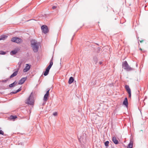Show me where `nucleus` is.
<instances>
[{
  "mask_svg": "<svg viewBox=\"0 0 148 148\" xmlns=\"http://www.w3.org/2000/svg\"><path fill=\"white\" fill-rule=\"evenodd\" d=\"M18 72V71H17L14 72L10 76V78H12L15 76H16Z\"/></svg>",
  "mask_w": 148,
  "mask_h": 148,
  "instance_id": "nucleus-14",
  "label": "nucleus"
},
{
  "mask_svg": "<svg viewBox=\"0 0 148 148\" xmlns=\"http://www.w3.org/2000/svg\"><path fill=\"white\" fill-rule=\"evenodd\" d=\"M17 52L16 50H14L12 51L11 52V55H14L16 54Z\"/></svg>",
  "mask_w": 148,
  "mask_h": 148,
  "instance_id": "nucleus-20",
  "label": "nucleus"
},
{
  "mask_svg": "<svg viewBox=\"0 0 148 148\" xmlns=\"http://www.w3.org/2000/svg\"><path fill=\"white\" fill-rule=\"evenodd\" d=\"M56 8H57V6H55V5H54L52 7V8L54 10V9H55Z\"/></svg>",
  "mask_w": 148,
  "mask_h": 148,
  "instance_id": "nucleus-25",
  "label": "nucleus"
},
{
  "mask_svg": "<svg viewBox=\"0 0 148 148\" xmlns=\"http://www.w3.org/2000/svg\"><path fill=\"white\" fill-rule=\"evenodd\" d=\"M133 142L130 141L128 146L127 148H132L133 147Z\"/></svg>",
  "mask_w": 148,
  "mask_h": 148,
  "instance_id": "nucleus-16",
  "label": "nucleus"
},
{
  "mask_svg": "<svg viewBox=\"0 0 148 148\" xmlns=\"http://www.w3.org/2000/svg\"><path fill=\"white\" fill-rule=\"evenodd\" d=\"M21 90V89L20 88V89H18L16 92H11V93H12L13 94H15V93H17V92L20 91Z\"/></svg>",
  "mask_w": 148,
  "mask_h": 148,
  "instance_id": "nucleus-22",
  "label": "nucleus"
},
{
  "mask_svg": "<svg viewBox=\"0 0 148 148\" xmlns=\"http://www.w3.org/2000/svg\"><path fill=\"white\" fill-rule=\"evenodd\" d=\"M5 52L3 51H0V54L4 55L5 54Z\"/></svg>",
  "mask_w": 148,
  "mask_h": 148,
  "instance_id": "nucleus-23",
  "label": "nucleus"
},
{
  "mask_svg": "<svg viewBox=\"0 0 148 148\" xmlns=\"http://www.w3.org/2000/svg\"><path fill=\"white\" fill-rule=\"evenodd\" d=\"M53 114L55 116H57V112H55L53 113Z\"/></svg>",
  "mask_w": 148,
  "mask_h": 148,
  "instance_id": "nucleus-26",
  "label": "nucleus"
},
{
  "mask_svg": "<svg viewBox=\"0 0 148 148\" xmlns=\"http://www.w3.org/2000/svg\"><path fill=\"white\" fill-rule=\"evenodd\" d=\"M125 88L128 92V93H129L131 92V90L129 86L128 85H126L125 86Z\"/></svg>",
  "mask_w": 148,
  "mask_h": 148,
  "instance_id": "nucleus-9",
  "label": "nucleus"
},
{
  "mask_svg": "<svg viewBox=\"0 0 148 148\" xmlns=\"http://www.w3.org/2000/svg\"><path fill=\"white\" fill-rule=\"evenodd\" d=\"M53 64V59L52 58L50 61V64L48 66V67L51 68V66Z\"/></svg>",
  "mask_w": 148,
  "mask_h": 148,
  "instance_id": "nucleus-18",
  "label": "nucleus"
},
{
  "mask_svg": "<svg viewBox=\"0 0 148 148\" xmlns=\"http://www.w3.org/2000/svg\"><path fill=\"white\" fill-rule=\"evenodd\" d=\"M25 103L27 104L30 105H32L34 103V98L31 95L29 97H28L25 101Z\"/></svg>",
  "mask_w": 148,
  "mask_h": 148,
  "instance_id": "nucleus-2",
  "label": "nucleus"
},
{
  "mask_svg": "<svg viewBox=\"0 0 148 148\" xmlns=\"http://www.w3.org/2000/svg\"><path fill=\"white\" fill-rule=\"evenodd\" d=\"M0 134H2L3 135V134H4L3 132L1 130H0Z\"/></svg>",
  "mask_w": 148,
  "mask_h": 148,
  "instance_id": "nucleus-24",
  "label": "nucleus"
},
{
  "mask_svg": "<svg viewBox=\"0 0 148 148\" xmlns=\"http://www.w3.org/2000/svg\"><path fill=\"white\" fill-rule=\"evenodd\" d=\"M31 45L33 51L35 53L37 52L39 48L38 43L34 40H32L31 41Z\"/></svg>",
  "mask_w": 148,
  "mask_h": 148,
  "instance_id": "nucleus-1",
  "label": "nucleus"
},
{
  "mask_svg": "<svg viewBox=\"0 0 148 148\" xmlns=\"http://www.w3.org/2000/svg\"><path fill=\"white\" fill-rule=\"evenodd\" d=\"M128 94H129V97L130 98H131V92L128 93Z\"/></svg>",
  "mask_w": 148,
  "mask_h": 148,
  "instance_id": "nucleus-27",
  "label": "nucleus"
},
{
  "mask_svg": "<svg viewBox=\"0 0 148 148\" xmlns=\"http://www.w3.org/2000/svg\"><path fill=\"white\" fill-rule=\"evenodd\" d=\"M109 142L108 141H106L105 143V145L106 147L108 146V144H109Z\"/></svg>",
  "mask_w": 148,
  "mask_h": 148,
  "instance_id": "nucleus-21",
  "label": "nucleus"
},
{
  "mask_svg": "<svg viewBox=\"0 0 148 148\" xmlns=\"http://www.w3.org/2000/svg\"><path fill=\"white\" fill-rule=\"evenodd\" d=\"M7 37V36H6L5 35H2L1 36V38H0V40H4Z\"/></svg>",
  "mask_w": 148,
  "mask_h": 148,
  "instance_id": "nucleus-15",
  "label": "nucleus"
},
{
  "mask_svg": "<svg viewBox=\"0 0 148 148\" xmlns=\"http://www.w3.org/2000/svg\"><path fill=\"white\" fill-rule=\"evenodd\" d=\"M50 69L48 67L46 68L45 71L44 73V75L45 76L47 75L48 74Z\"/></svg>",
  "mask_w": 148,
  "mask_h": 148,
  "instance_id": "nucleus-10",
  "label": "nucleus"
},
{
  "mask_svg": "<svg viewBox=\"0 0 148 148\" xmlns=\"http://www.w3.org/2000/svg\"><path fill=\"white\" fill-rule=\"evenodd\" d=\"M17 83V82H16V81L13 82V83L10 84L9 85V86L10 87H12L14 86L15 85H16Z\"/></svg>",
  "mask_w": 148,
  "mask_h": 148,
  "instance_id": "nucleus-17",
  "label": "nucleus"
},
{
  "mask_svg": "<svg viewBox=\"0 0 148 148\" xmlns=\"http://www.w3.org/2000/svg\"><path fill=\"white\" fill-rule=\"evenodd\" d=\"M102 63L101 62H99V64H101Z\"/></svg>",
  "mask_w": 148,
  "mask_h": 148,
  "instance_id": "nucleus-29",
  "label": "nucleus"
},
{
  "mask_svg": "<svg viewBox=\"0 0 148 148\" xmlns=\"http://www.w3.org/2000/svg\"><path fill=\"white\" fill-rule=\"evenodd\" d=\"M139 49H140V50H142V49H141V48H140Z\"/></svg>",
  "mask_w": 148,
  "mask_h": 148,
  "instance_id": "nucleus-30",
  "label": "nucleus"
},
{
  "mask_svg": "<svg viewBox=\"0 0 148 148\" xmlns=\"http://www.w3.org/2000/svg\"><path fill=\"white\" fill-rule=\"evenodd\" d=\"M26 80V78L23 77L21 79H20L18 82V84H23L25 81Z\"/></svg>",
  "mask_w": 148,
  "mask_h": 148,
  "instance_id": "nucleus-8",
  "label": "nucleus"
},
{
  "mask_svg": "<svg viewBox=\"0 0 148 148\" xmlns=\"http://www.w3.org/2000/svg\"><path fill=\"white\" fill-rule=\"evenodd\" d=\"M50 90V89H48V90L47 91L46 94L45 95L43 99V100L44 101H46L47 100L48 98L49 95V91Z\"/></svg>",
  "mask_w": 148,
  "mask_h": 148,
  "instance_id": "nucleus-7",
  "label": "nucleus"
},
{
  "mask_svg": "<svg viewBox=\"0 0 148 148\" xmlns=\"http://www.w3.org/2000/svg\"><path fill=\"white\" fill-rule=\"evenodd\" d=\"M21 63H20V65L19 66H20V65H21Z\"/></svg>",
  "mask_w": 148,
  "mask_h": 148,
  "instance_id": "nucleus-31",
  "label": "nucleus"
},
{
  "mask_svg": "<svg viewBox=\"0 0 148 148\" xmlns=\"http://www.w3.org/2000/svg\"><path fill=\"white\" fill-rule=\"evenodd\" d=\"M122 66L124 69L127 71H130L132 70V68L129 66L126 61H125L123 63Z\"/></svg>",
  "mask_w": 148,
  "mask_h": 148,
  "instance_id": "nucleus-3",
  "label": "nucleus"
},
{
  "mask_svg": "<svg viewBox=\"0 0 148 148\" xmlns=\"http://www.w3.org/2000/svg\"><path fill=\"white\" fill-rule=\"evenodd\" d=\"M112 141L114 143L116 144H118L119 142L115 137H113L112 138Z\"/></svg>",
  "mask_w": 148,
  "mask_h": 148,
  "instance_id": "nucleus-11",
  "label": "nucleus"
},
{
  "mask_svg": "<svg viewBox=\"0 0 148 148\" xmlns=\"http://www.w3.org/2000/svg\"><path fill=\"white\" fill-rule=\"evenodd\" d=\"M41 28L42 32L45 34L48 31V28L45 25L42 26L41 27Z\"/></svg>",
  "mask_w": 148,
  "mask_h": 148,
  "instance_id": "nucleus-5",
  "label": "nucleus"
},
{
  "mask_svg": "<svg viewBox=\"0 0 148 148\" xmlns=\"http://www.w3.org/2000/svg\"><path fill=\"white\" fill-rule=\"evenodd\" d=\"M11 41L13 42L17 43H19L22 41V40L21 38L17 37H14L11 39Z\"/></svg>",
  "mask_w": 148,
  "mask_h": 148,
  "instance_id": "nucleus-4",
  "label": "nucleus"
},
{
  "mask_svg": "<svg viewBox=\"0 0 148 148\" xmlns=\"http://www.w3.org/2000/svg\"><path fill=\"white\" fill-rule=\"evenodd\" d=\"M123 104L125 105L126 106H127L128 105L127 99V98H125L123 102Z\"/></svg>",
  "mask_w": 148,
  "mask_h": 148,
  "instance_id": "nucleus-13",
  "label": "nucleus"
},
{
  "mask_svg": "<svg viewBox=\"0 0 148 148\" xmlns=\"http://www.w3.org/2000/svg\"><path fill=\"white\" fill-rule=\"evenodd\" d=\"M74 80V79L73 77H71L69 80L68 83L69 84H70L72 83Z\"/></svg>",
  "mask_w": 148,
  "mask_h": 148,
  "instance_id": "nucleus-12",
  "label": "nucleus"
},
{
  "mask_svg": "<svg viewBox=\"0 0 148 148\" xmlns=\"http://www.w3.org/2000/svg\"><path fill=\"white\" fill-rule=\"evenodd\" d=\"M30 65L28 64H26V66L23 70L24 72H26L28 71L30 69Z\"/></svg>",
  "mask_w": 148,
  "mask_h": 148,
  "instance_id": "nucleus-6",
  "label": "nucleus"
},
{
  "mask_svg": "<svg viewBox=\"0 0 148 148\" xmlns=\"http://www.w3.org/2000/svg\"><path fill=\"white\" fill-rule=\"evenodd\" d=\"M143 41H144V40H140V43H142V42Z\"/></svg>",
  "mask_w": 148,
  "mask_h": 148,
  "instance_id": "nucleus-28",
  "label": "nucleus"
},
{
  "mask_svg": "<svg viewBox=\"0 0 148 148\" xmlns=\"http://www.w3.org/2000/svg\"><path fill=\"white\" fill-rule=\"evenodd\" d=\"M17 118V116L15 115H14V116L11 115L10 116V120H12V119L14 120V119H16Z\"/></svg>",
  "mask_w": 148,
  "mask_h": 148,
  "instance_id": "nucleus-19",
  "label": "nucleus"
}]
</instances>
